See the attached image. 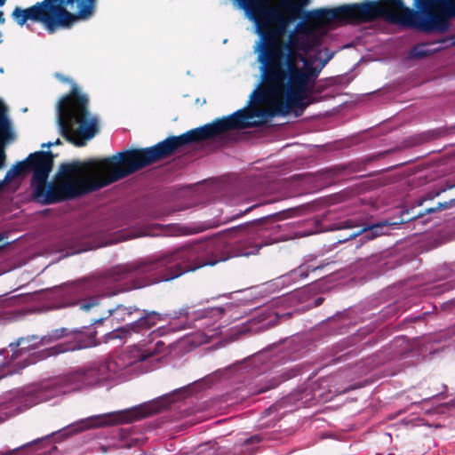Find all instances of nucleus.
<instances>
[{"label": "nucleus", "mask_w": 455, "mask_h": 455, "mask_svg": "<svg viewBox=\"0 0 455 455\" xmlns=\"http://www.w3.org/2000/svg\"><path fill=\"white\" fill-rule=\"evenodd\" d=\"M182 140L180 136H170L152 147L127 149L102 159L62 164L59 180L48 185L53 166L51 152L46 163H42L43 170L32 175L33 199L47 205L97 191L171 156L183 148Z\"/></svg>", "instance_id": "1"}, {"label": "nucleus", "mask_w": 455, "mask_h": 455, "mask_svg": "<svg viewBox=\"0 0 455 455\" xmlns=\"http://www.w3.org/2000/svg\"><path fill=\"white\" fill-rule=\"evenodd\" d=\"M260 245L253 235L228 241L225 236L181 246L151 260H137L112 267L111 282H125L120 291L143 288L159 282L173 280L206 266H214L235 257H248L259 252Z\"/></svg>", "instance_id": "2"}, {"label": "nucleus", "mask_w": 455, "mask_h": 455, "mask_svg": "<svg viewBox=\"0 0 455 455\" xmlns=\"http://www.w3.org/2000/svg\"><path fill=\"white\" fill-rule=\"evenodd\" d=\"M313 88L305 86L300 91H295L291 84L267 82L263 84V89L273 98L267 110L243 108L228 116L216 118L210 124L180 135L183 140V147L210 140L228 131L255 127L259 124L251 121L254 117L285 116L290 113L300 116L309 105L316 101L310 94Z\"/></svg>", "instance_id": "3"}, {"label": "nucleus", "mask_w": 455, "mask_h": 455, "mask_svg": "<svg viewBox=\"0 0 455 455\" xmlns=\"http://www.w3.org/2000/svg\"><path fill=\"white\" fill-rule=\"evenodd\" d=\"M309 15L314 20L323 23L333 21L364 23L383 18L392 24L409 28L407 6L403 0H367L333 9L314 10L309 12Z\"/></svg>", "instance_id": "4"}, {"label": "nucleus", "mask_w": 455, "mask_h": 455, "mask_svg": "<svg viewBox=\"0 0 455 455\" xmlns=\"http://www.w3.org/2000/svg\"><path fill=\"white\" fill-rule=\"evenodd\" d=\"M61 135L76 147H83L99 132V121L89 111V98L72 83L70 92L58 103Z\"/></svg>", "instance_id": "5"}, {"label": "nucleus", "mask_w": 455, "mask_h": 455, "mask_svg": "<svg viewBox=\"0 0 455 455\" xmlns=\"http://www.w3.org/2000/svg\"><path fill=\"white\" fill-rule=\"evenodd\" d=\"M413 7H407L409 28L419 31L444 33L455 18V0H413Z\"/></svg>", "instance_id": "6"}, {"label": "nucleus", "mask_w": 455, "mask_h": 455, "mask_svg": "<svg viewBox=\"0 0 455 455\" xmlns=\"http://www.w3.org/2000/svg\"><path fill=\"white\" fill-rule=\"evenodd\" d=\"M288 25L280 24L277 26L262 25L257 28V32L260 36V52L259 54V61L261 64L262 82L263 84L267 83L278 69L286 61L291 51L287 54H283V44L284 40L282 36L286 31Z\"/></svg>", "instance_id": "7"}, {"label": "nucleus", "mask_w": 455, "mask_h": 455, "mask_svg": "<svg viewBox=\"0 0 455 455\" xmlns=\"http://www.w3.org/2000/svg\"><path fill=\"white\" fill-rule=\"evenodd\" d=\"M242 4L254 19L257 28L261 25L263 27L289 25L301 12L300 6L292 0H284L280 4L287 15L281 12L278 8L269 6L267 0H243Z\"/></svg>", "instance_id": "8"}, {"label": "nucleus", "mask_w": 455, "mask_h": 455, "mask_svg": "<svg viewBox=\"0 0 455 455\" xmlns=\"http://www.w3.org/2000/svg\"><path fill=\"white\" fill-rule=\"evenodd\" d=\"M96 331H71L68 328H58L43 336L41 342L47 345L62 338H68L66 342L57 344L46 350L47 355H57L66 352H71L97 346Z\"/></svg>", "instance_id": "9"}, {"label": "nucleus", "mask_w": 455, "mask_h": 455, "mask_svg": "<svg viewBox=\"0 0 455 455\" xmlns=\"http://www.w3.org/2000/svg\"><path fill=\"white\" fill-rule=\"evenodd\" d=\"M295 55L290 54L283 65L273 76L268 82L291 84L295 91H300L305 86L314 87L315 81L319 75V70L312 66V64L305 58L303 66H299V62H294Z\"/></svg>", "instance_id": "10"}, {"label": "nucleus", "mask_w": 455, "mask_h": 455, "mask_svg": "<svg viewBox=\"0 0 455 455\" xmlns=\"http://www.w3.org/2000/svg\"><path fill=\"white\" fill-rule=\"evenodd\" d=\"M59 27L69 28L76 20L91 19L96 12L98 0H52Z\"/></svg>", "instance_id": "11"}, {"label": "nucleus", "mask_w": 455, "mask_h": 455, "mask_svg": "<svg viewBox=\"0 0 455 455\" xmlns=\"http://www.w3.org/2000/svg\"><path fill=\"white\" fill-rule=\"evenodd\" d=\"M156 403H143L127 410L96 416L92 419V424L85 427H103L120 424L132 423L159 412Z\"/></svg>", "instance_id": "12"}, {"label": "nucleus", "mask_w": 455, "mask_h": 455, "mask_svg": "<svg viewBox=\"0 0 455 455\" xmlns=\"http://www.w3.org/2000/svg\"><path fill=\"white\" fill-rule=\"evenodd\" d=\"M12 17L20 26L26 24L28 20L41 22L50 33H53L59 27L54 4L52 0L38 2L27 9L16 6L12 12Z\"/></svg>", "instance_id": "13"}, {"label": "nucleus", "mask_w": 455, "mask_h": 455, "mask_svg": "<svg viewBox=\"0 0 455 455\" xmlns=\"http://www.w3.org/2000/svg\"><path fill=\"white\" fill-rule=\"evenodd\" d=\"M160 320L161 315L159 313L143 310V315L138 320L107 333L104 336L105 342L116 339H126L132 332L140 333L147 331L154 327Z\"/></svg>", "instance_id": "14"}, {"label": "nucleus", "mask_w": 455, "mask_h": 455, "mask_svg": "<svg viewBox=\"0 0 455 455\" xmlns=\"http://www.w3.org/2000/svg\"><path fill=\"white\" fill-rule=\"evenodd\" d=\"M110 378L109 363H93L91 366L78 369L69 375V380L83 386H93Z\"/></svg>", "instance_id": "15"}, {"label": "nucleus", "mask_w": 455, "mask_h": 455, "mask_svg": "<svg viewBox=\"0 0 455 455\" xmlns=\"http://www.w3.org/2000/svg\"><path fill=\"white\" fill-rule=\"evenodd\" d=\"M50 154L51 151H37L28 155L25 160L18 162L6 172L4 181L11 182L16 177L24 175L28 172H33V174H35L37 171L43 170L42 163H46Z\"/></svg>", "instance_id": "16"}, {"label": "nucleus", "mask_w": 455, "mask_h": 455, "mask_svg": "<svg viewBox=\"0 0 455 455\" xmlns=\"http://www.w3.org/2000/svg\"><path fill=\"white\" fill-rule=\"evenodd\" d=\"M391 225L392 224L388 223L387 221H382L372 225H367L351 232L347 238H344L341 241L355 239L357 236H361L360 241L362 243L371 241L376 238L377 236L387 234V231L385 229H387V227Z\"/></svg>", "instance_id": "17"}, {"label": "nucleus", "mask_w": 455, "mask_h": 455, "mask_svg": "<svg viewBox=\"0 0 455 455\" xmlns=\"http://www.w3.org/2000/svg\"><path fill=\"white\" fill-rule=\"evenodd\" d=\"M154 355L155 352L134 346L126 349L118 356L116 364L123 368H126L138 363L145 362Z\"/></svg>", "instance_id": "18"}, {"label": "nucleus", "mask_w": 455, "mask_h": 455, "mask_svg": "<svg viewBox=\"0 0 455 455\" xmlns=\"http://www.w3.org/2000/svg\"><path fill=\"white\" fill-rule=\"evenodd\" d=\"M310 48V44L304 38L297 36L295 33L289 35V40L284 41L282 48L283 54H287L289 51L295 55L294 62L298 63L300 60H305V56L299 52V51H307Z\"/></svg>", "instance_id": "19"}, {"label": "nucleus", "mask_w": 455, "mask_h": 455, "mask_svg": "<svg viewBox=\"0 0 455 455\" xmlns=\"http://www.w3.org/2000/svg\"><path fill=\"white\" fill-rule=\"evenodd\" d=\"M140 311L135 306L125 307L124 305H117L114 309H108V316L111 322L122 323L131 319V316Z\"/></svg>", "instance_id": "20"}, {"label": "nucleus", "mask_w": 455, "mask_h": 455, "mask_svg": "<svg viewBox=\"0 0 455 455\" xmlns=\"http://www.w3.org/2000/svg\"><path fill=\"white\" fill-rule=\"evenodd\" d=\"M328 263L315 262V258L307 259L304 263L299 266L296 269L291 272V275L294 277H299L304 279L307 277L309 272H315L316 270L323 269Z\"/></svg>", "instance_id": "21"}, {"label": "nucleus", "mask_w": 455, "mask_h": 455, "mask_svg": "<svg viewBox=\"0 0 455 455\" xmlns=\"http://www.w3.org/2000/svg\"><path fill=\"white\" fill-rule=\"evenodd\" d=\"M60 393V388L51 383L42 384L33 390L36 403H43L51 400Z\"/></svg>", "instance_id": "22"}, {"label": "nucleus", "mask_w": 455, "mask_h": 455, "mask_svg": "<svg viewBox=\"0 0 455 455\" xmlns=\"http://www.w3.org/2000/svg\"><path fill=\"white\" fill-rule=\"evenodd\" d=\"M5 125L3 130H0V168L4 164L5 154L4 151V147L6 143L14 140V132L12 128L11 121L8 118V116H4Z\"/></svg>", "instance_id": "23"}, {"label": "nucleus", "mask_w": 455, "mask_h": 455, "mask_svg": "<svg viewBox=\"0 0 455 455\" xmlns=\"http://www.w3.org/2000/svg\"><path fill=\"white\" fill-rule=\"evenodd\" d=\"M455 206V198L450 200L449 202L438 203L435 207H430L424 210L423 212H419L416 216L410 218V220H413L415 218H419L424 216L425 214L435 213L442 210L448 209L450 207Z\"/></svg>", "instance_id": "24"}, {"label": "nucleus", "mask_w": 455, "mask_h": 455, "mask_svg": "<svg viewBox=\"0 0 455 455\" xmlns=\"http://www.w3.org/2000/svg\"><path fill=\"white\" fill-rule=\"evenodd\" d=\"M431 54V51L427 48L426 44H417L412 47L410 55L414 59H422Z\"/></svg>", "instance_id": "25"}, {"label": "nucleus", "mask_w": 455, "mask_h": 455, "mask_svg": "<svg viewBox=\"0 0 455 455\" xmlns=\"http://www.w3.org/2000/svg\"><path fill=\"white\" fill-rule=\"evenodd\" d=\"M37 443H38V441H33V442L28 443L26 444H23L18 448H14L12 450L3 451L0 453V455H15L20 450L32 446L33 444Z\"/></svg>", "instance_id": "26"}, {"label": "nucleus", "mask_w": 455, "mask_h": 455, "mask_svg": "<svg viewBox=\"0 0 455 455\" xmlns=\"http://www.w3.org/2000/svg\"><path fill=\"white\" fill-rule=\"evenodd\" d=\"M7 116V109L4 102L0 100V130H3L5 125L4 116Z\"/></svg>", "instance_id": "27"}, {"label": "nucleus", "mask_w": 455, "mask_h": 455, "mask_svg": "<svg viewBox=\"0 0 455 455\" xmlns=\"http://www.w3.org/2000/svg\"><path fill=\"white\" fill-rule=\"evenodd\" d=\"M98 305V302L91 299L90 301H84L80 305V308L84 309V311H89L92 307Z\"/></svg>", "instance_id": "28"}, {"label": "nucleus", "mask_w": 455, "mask_h": 455, "mask_svg": "<svg viewBox=\"0 0 455 455\" xmlns=\"http://www.w3.org/2000/svg\"><path fill=\"white\" fill-rule=\"evenodd\" d=\"M260 441H261V437L258 435H255L251 436V437L247 438L246 440H244L243 445L248 446L252 443H259Z\"/></svg>", "instance_id": "29"}, {"label": "nucleus", "mask_w": 455, "mask_h": 455, "mask_svg": "<svg viewBox=\"0 0 455 455\" xmlns=\"http://www.w3.org/2000/svg\"><path fill=\"white\" fill-rule=\"evenodd\" d=\"M355 225L352 220H346L339 223V228H353Z\"/></svg>", "instance_id": "30"}, {"label": "nucleus", "mask_w": 455, "mask_h": 455, "mask_svg": "<svg viewBox=\"0 0 455 455\" xmlns=\"http://www.w3.org/2000/svg\"><path fill=\"white\" fill-rule=\"evenodd\" d=\"M324 299L323 297H318L314 300L315 307H318L323 304Z\"/></svg>", "instance_id": "31"}, {"label": "nucleus", "mask_w": 455, "mask_h": 455, "mask_svg": "<svg viewBox=\"0 0 455 455\" xmlns=\"http://www.w3.org/2000/svg\"><path fill=\"white\" fill-rule=\"evenodd\" d=\"M257 206H258L257 204H254V205H252V206H251V207L247 208L245 211L241 212L239 214H237V215H236V217L242 216V215H243V214H245V213H247V212H251L252 209L256 208Z\"/></svg>", "instance_id": "32"}, {"label": "nucleus", "mask_w": 455, "mask_h": 455, "mask_svg": "<svg viewBox=\"0 0 455 455\" xmlns=\"http://www.w3.org/2000/svg\"><path fill=\"white\" fill-rule=\"evenodd\" d=\"M24 341H25V339L23 338L19 339L15 345V347H21L23 345Z\"/></svg>", "instance_id": "33"}, {"label": "nucleus", "mask_w": 455, "mask_h": 455, "mask_svg": "<svg viewBox=\"0 0 455 455\" xmlns=\"http://www.w3.org/2000/svg\"><path fill=\"white\" fill-rule=\"evenodd\" d=\"M271 387H267L264 388H260L259 390L256 391V393H258V394L264 393V392L267 391L268 389H270Z\"/></svg>", "instance_id": "34"}, {"label": "nucleus", "mask_w": 455, "mask_h": 455, "mask_svg": "<svg viewBox=\"0 0 455 455\" xmlns=\"http://www.w3.org/2000/svg\"><path fill=\"white\" fill-rule=\"evenodd\" d=\"M10 182H5L4 181V179L3 180L0 181V191L4 188V187L7 184H9Z\"/></svg>", "instance_id": "35"}, {"label": "nucleus", "mask_w": 455, "mask_h": 455, "mask_svg": "<svg viewBox=\"0 0 455 455\" xmlns=\"http://www.w3.org/2000/svg\"><path fill=\"white\" fill-rule=\"evenodd\" d=\"M4 12L0 11V24L4 23Z\"/></svg>", "instance_id": "36"}, {"label": "nucleus", "mask_w": 455, "mask_h": 455, "mask_svg": "<svg viewBox=\"0 0 455 455\" xmlns=\"http://www.w3.org/2000/svg\"><path fill=\"white\" fill-rule=\"evenodd\" d=\"M105 319H106V318H100V319H98V320H95L93 323H103V321H104Z\"/></svg>", "instance_id": "37"}, {"label": "nucleus", "mask_w": 455, "mask_h": 455, "mask_svg": "<svg viewBox=\"0 0 455 455\" xmlns=\"http://www.w3.org/2000/svg\"><path fill=\"white\" fill-rule=\"evenodd\" d=\"M52 146H53V143H52V142H48L47 144H43V145H42V148H44V147H48V148H50V147H52Z\"/></svg>", "instance_id": "38"}, {"label": "nucleus", "mask_w": 455, "mask_h": 455, "mask_svg": "<svg viewBox=\"0 0 455 455\" xmlns=\"http://www.w3.org/2000/svg\"><path fill=\"white\" fill-rule=\"evenodd\" d=\"M5 237L4 233H0V242Z\"/></svg>", "instance_id": "39"}, {"label": "nucleus", "mask_w": 455, "mask_h": 455, "mask_svg": "<svg viewBox=\"0 0 455 455\" xmlns=\"http://www.w3.org/2000/svg\"><path fill=\"white\" fill-rule=\"evenodd\" d=\"M60 144V139H57V140L55 142H53V145H59Z\"/></svg>", "instance_id": "40"}, {"label": "nucleus", "mask_w": 455, "mask_h": 455, "mask_svg": "<svg viewBox=\"0 0 455 455\" xmlns=\"http://www.w3.org/2000/svg\"><path fill=\"white\" fill-rule=\"evenodd\" d=\"M6 0H0V6H3L5 4Z\"/></svg>", "instance_id": "41"}, {"label": "nucleus", "mask_w": 455, "mask_h": 455, "mask_svg": "<svg viewBox=\"0 0 455 455\" xmlns=\"http://www.w3.org/2000/svg\"><path fill=\"white\" fill-rule=\"evenodd\" d=\"M100 449H101V451H102L103 452H107V448H106L105 446H101V448H100Z\"/></svg>", "instance_id": "42"}, {"label": "nucleus", "mask_w": 455, "mask_h": 455, "mask_svg": "<svg viewBox=\"0 0 455 455\" xmlns=\"http://www.w3.org/2000/svg\"><path fill=\"white\" fill-rule=\"evenodd\" d=\"M17 356H18L17 352H15V353L12 355V358H15V357H17Z\"/></svg>", "instance_id": "43"}, {"label": "nucleus", "mask_w": 455, "mask_h": 455, "mask_svg": "<svg viewBox=\"0 0 455 455\" xmlns=\"http://www.w3.org/2000/svg\"><path fill=\"white\" fill-rule=\"evenodd\" d=\"M331 57H329L327 60H325L323 63V65H325L327 63V61L330 60Z\"/></svg>", "instance_id": "44"}, {"label": "nucleus", "mask_w": 455, "mask_h": 455, "mask_svg": "<svg viewBox=\"0 0 455 455\" xmlns=\"http://www.w3.org/2000/svg\"><path fill=\"white\" fill-rule=\"evenodd\" d=\"M159 345H164V343H163V342H161V341H160V342H157L156 346L158 347Z\"/></svg>", "instance_id": "45"}, {"label": "nucleus", "mask_w": 455, "mask_h": 455, "mask_svg": "<svg viewBox=\"0 0 455 455\" xmlns=\"http://www.w3.org/2000/svg\"><path fill=\"white\" fill-rule=\"evenodd\" d=\"M452 333L455 334V326L452 327Z\"/></svg>", "instance_id": "46"}, {"label": "nucleus", "mask_w": 455, "mask_h": 455, "mask_svg": "<svg viewBox=\"0 0 455 455\" xmlns=\"http://www.w3.org/2000/svg\"><path fill=\"white\" fill-rule=\"evenodd\" d=\"M239 1H240L241 3H243V0H239Z\"/></svg>", "instance_id": "47"}]
</instances>
